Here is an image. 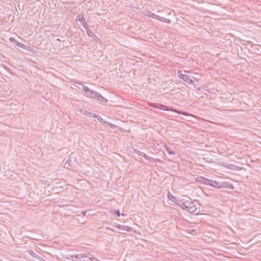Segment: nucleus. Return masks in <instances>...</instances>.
Listing matches in <instances>:
<instances>
[{
    "label": "nucleus",
    "mask_w": 261,
    "mask_h": 261,
    "mask_svg": "<svg viewBox=\"0 0 261 261\" xmlns=\"http://www.w3.org/2000/svg\"><path fill=\"white\" fill-rule=\"evenodd\" d=\"M147 16H148V17H151L152 18L156 19V20H159V19L160 18V16L157 15L150 11L147 12Z\"/></svg>",
    "instance_id": "ddd939ff"
},
{
    "label": "nucleus",
    "mask_w": 261,
    "mask_h": 261,
    "mask_svg": "<svg viewBox=\"0 0 261 261\" xmlns=\"http://www.w3.org/2000/svg\"><path fill=\"white\" fill-rule=\"evenodd\" d=\"M76 258H77L76 255H74V254L70 255L71 259H72L73 260H75V259H77Z\"/></svg>",
    "instance_id": "bb28decb"
},
{
    "label": "nucleus",
    "mask_w": 261,
    "mask_h": 261,
    "mask_svg": "<svg viewBox=\"0 0 261 261\" xmlns=\"http://www.w3.org/2000/svg\"><path fill=\"white\" fill-rule=\"evenodd\" d=\"M149 106L152 108H157L164 111H172L175 112L178 114H182L186 116L190 115V114L188 112H183L180 110H173V109L161 103H151Z\"/></svg>",
    "instance_id": "f03ea898"
},
{
    "label": "nucleus",
    "mask_w": 261,
    "mask_h": 261,
    "mask_svg": "<svg viewBox=\"0 0 261 261\" xmlns=\"http://www.w3.org/2000/svg\"><path fill=\"white\" fill-rule=\"evenodd\" d=\"M196 181L197 182L205 184L206 185H208L209 179L206 178L202 177V176H199V177H197L196 178Z\"/></svg>",
    "instance_id": "1a4fd4ad"
},
{
    "label": "nucleus",
    "mask_w": 261,
    "mask_h": 261,
    "mask_svg": "<svg viewBox=\"0 0 261 261\" xmlns=\"http://www.w3.org/2000/svg\"><path fill=\"white\" fill-rule=\"evenodd\" d=\"M153 160L155 162H161V160L159 159H153Z\"/></svg>",
    "instance_id": "2f4dec72"
},
{
    "label": "nucleus",
    "mask_w": 261,
    "mask_h": 261,
    "mask_svg": "<svg viewBox=\"0 0 261 261\" xmlns=\"http://www.w3.org/2000/svg\"><path fill=\"white\" fill-rule=\"evenodd\" d=\"M107 123H108V125H109L110 127H111V128H116V127H117V126H116V125L113 124H112V123H111L107 122Z\"/></svg>",
    "instance_id": "393cba45"
},
{
    "label": "nucleus",
    "mask_w": 261,
    "mask_h": 261,
    "mask_svg": "<svg viewBox=\"0 0 261 261\" xmlns=\"http://www.w3.org/2000/svg\"><path fill=\"white\" fill-rule=\"evenodd\" d=\"M68 164L69 166H71V160H70V159H68V160L66 161V162L65 164Z\"/></svg>",
    "instance_id": "7c9ffc66"
},
{
    "label": "nucleus",
    "mask_w": 261,
    "mask_h": 261,
    "mask_svg": "<svg viewBox=\"0 0 261 261\" xmlns=\"http://www.w3.org/2000/svg\"><path fill=\"white\" fill-rule=\"evenodd\" d=\"M178 202H179V200H176V201H175V203H176V204H179V203Z\"/></svg>",
    "instance_id": "e433bc0d"
},
{
    "label": "nucleus",
    "mask_w": 261,
    "mask_h": 261,
    "mask_svg": "<svg viewBox=\"0 0 261 261\" xmlns=\"http://www.w3.org/2000/svg\"><path fill=\"white\" fill-rule=\"evenodd\" d=\"M63 258L65 259H71L70 258V255L68 256V255H64L63 256Z\"/></svg>",
    "instance_id": "c756f323"
},
{
    "label": "nucleus",
    "mask_w": 261,
    "mask_h": 261,
    "mask_svg": "<svg viewBox=\"0 0 261 261\" xmlns=\"http://www.w3.org/2000/svg\"><path fill=\"white\" fill-rule=\"evenodd\" d=\"M202 89V87H199V88H198L197 89V90L198 91H201Z\"/></svg>",
    "instance_id": "c9c22d12"
},
{
    "label": "nucleus",
    "mask_w": 261,
    "mask_h": 261,
    "mask_svg": "<svg viewBox=\"0 0 261 261\" xmlns=\"http://www.w3.org/2000/svg\"><path fill=\"white\" fill-rule=\"evenodd\" d=\"M76 256H77L76 259H80L81 261L82 260H81L82 258H83L84 257H88V258L89 257V256L86 255L83 256V255L82 254H77Z\"/></svg>",
    "instance_id": "a211bd4d"
},
{
    "label": "nucleus",
    "mask_w": 261,
    "mask_h": 261,
    "mask_svg": "<svg viewBox=\"0 0 261 261\" xmlns=\"http://www.w3.org/2000/svg\"><path fill=\"white\" fill-rule=\"evenodd\" d=\"M181 204H178L180 207L184 210H186L187 211L188 210V201L181 202Z\"/></svg>",
    "instance_id": "2eb2a0df"
},
{
    "label": "nucleus",
    "mask_w": 261,
    "mask_h": 261,
    "mask_svg": "<svg viewBox=\"0 0 261 261\" xmlns=\"http://www.w3.org/2000/svg\"><path fill=\"white\" fill-rule=\"evenodd\" d=\"M95 118H97V120L101 123H105V122H103V119L101 118V117L98 115L95 114V117H93Z\"/></svg>",
    "instance_id": "4be33fe9"
},
{
    "label": "nucleus",
    "mask_w": 261,
    "mask_h": 261,
    "mask_svg": "<svg viewBox=\"0 0 261 261\" xmlns=\"http://www.w3.org/2000/svg\"><path fill=\"white\" fill-rule=\"evenodd\" d=\"M90 255H91V254H89V256H90ZM88 259H89V260L90 261H100V260H99V259H97V258H96V257H90V256H89Z\"/></svg>",
    "instance_id": "5701e85b"
},
{
    "label": "nucleus",
    "mask_w": 261,
    "mask_h": 261,
    "mask_svg": "<svg viewBox=\"0 0 261 261\" xmlns=\"http://www.w3.org/2000/svg\"><path fill=\"white\" fill-rule=\"evenodd\" d=\"M113 214L115 215H116L118 217L120 216V215L122 216H125L126 215L124 214H120V212L119 210H114Z\"/></svg>",
    "instance_id": "6ab92c4d"
},
{
    "label": "nucleus",
    "mask_w": 261,
    "mask_h": 261,
    "mask_svg": "<svg viewBox=\"0 0 261 261\" xmlns=\"http://www.w3.org/2000/svg\"><path fill=\"white\" fill-rule=\"evenodd\" d=\"M83 91L85 92L86 95L87 97L91 98H94L98 101H101L104 103H106L108 100L103 97L100 93L90 89L87 86H84Z\"/></svg>",
    "instance_id": "f257e3e1"
},
{
    "label": "nucleus",
    "mask_w": 261,
    "mask_h": 261,
    "mask_svg": "<svg viewBox=\"0 0 261 261\" xmlns=\"http://www.w3.org/2000/svg\"><path fill=\"white\" fill-rule=\"evenodd\" d=\"M106 229H107V230H111V231H114V230L113 229H112V228H109V227H106Z\"/></svg>",
    "instance_id": "f704fd0d"
},
{
    "label": "nucleus",
    "mask_w": 261,
    "mask_h": 261,
    "mask_svg": "<svg viewBox=\"0 0 261 261\" xmlns=\"http://www.w3.org/2000/svg\"><path fill=\"white\" fill-rule=\"evenodd\" d=\"M228 188L230 189H234V187H233L232 184L228 183V182H223V188Z\"/></svg>",
    "instance_id": "4468645a"
},
{
    "label": "nucleus",
    "mask_w": 261,
    "mask_h": 261,
    "mask_svg": "<svg viewBox=\"0 0 261 261\" xmlns=\"http://www.w3.org/2000/svg\"><path fill=\"white\" fill-rule=\"evenodd\" d=\"M168 198L169 199H170V200H171L173 202H174V200L175 199V197L173 195L170 194V193H168Z\"/></svg>",
    "instance_id": "412c9836"
},
{
    "label": "nucleus",
    "mask_w": 261,
    "mask_h": 261,
    "mask_svg": "<svg viewBox=\"0 0 261 261\" xmlns=\"http://www.w3.org/2000/svg\"><path fill=\"white\" fill-rule=\"evenodd\" d=\"M84 28L86 31V33H87V35L89 37H92V38L97 37V36L95 35H94V34L92 32V31H91L89 29L88 25H87L86 27H84Z\"/></svg>",
    "instance_id": "f8f14e48"
},
{
    "label": "nucleus",
    "mask_w": 261,
    "mask_h": 261,
    "mask_svg": "<svg viewBox=\"0 0 261 261\" xmlns=\"http://www.w3.org/2000/svg\"><path fill=\"white\" fill-rule=\"evenodd\" d=\"M197 211V206L194 202L188 201V210L187 212L191 214H193Z\"/></svg>",
    "instance_id": "39448f33"
},
{
    "label": "nucleus",
    "mask_w": 261,
    "mask_h": 261,
    "mask_svg": "<svg viewBox=\"0 0 261 261\" xmlns=\"http://www.w3.org/2000/svg\"><path fill=\"white\" fill-rule=\"evenodd\" d=\"M177 74L178 77L180 79L182 80L185 82L188 83L189 84H194V81L191 79V76L188 74H183L181 70H178Z\"/></svg>",
    "instance_id": "7ed1b4c3"
},
{
    "label": "nucleus",
    "mask_w": 261,
    "mask_h": 261,
    "mask_svg": "<svg viewBox=\"0 0 261 261\" xmlns=\"http://www.w3.org/2000/svg\"><path fill=\"white\" fill-rule=\"evenodd\" d=\"M86 213H87L86 211H83L82 212V214L83 216H86Z\"/></svg>",
    "instance_id": "72a5a7b5"
},
{
    "label": "nucleus",
    "mask_w": 261,
    "mask_h": 261,
    "mask_svg": "<svg viewBox=\"0 0 261 261\" xmlns=\"http://www.w3.org/2000/svg\"><path fill=\"white\" fill-rule=\"evenodd\" d=\"M122 226H121V225H119V224H117L116 225L114 226V227L115 228H118L119 229H122Z\"/></svg>",
    "instance_id": "c85d7f7f"
},
{
    "label": "nucleus",
    "mask_w": 261,
    "mask_h": 261,
    "mask_svg": "<svg viewBox=\"0 0 261 261\" xmlns=\"http://www.w3.org/2000/svg\"><path fill=\"white\" fill-rule=\"evenodd\" d=\"M29 253L30 255H31V256L35 258H38L39 257L38 255L35 253H34V252L32 250H30V251H29Z\"/></svg>",
    "instance_id": "aec40b11"
},
{
    "label": "nucleus",
    "mask_w": 261,
    "mask_h": 261,
    "mask_svg": "<svg viewBox=\"0 0 261 261\" xmlns=\"http://www.w3.org/2000/svg\"><path fill=\"white\" fill-rule=\"evenodd\" d=\"M224 167H225L226 168H227L229 169L236 170V171H240V170H242V169H243V167L237 166L235 165H233L232 164H229L227 163H226L224 164Z\"/></svg>",
    "instance_id": "6e6552de"
},
{
    "label": "nucleus",
    "mask_w": 261,
    "mask_h": 261,
    "mask_svg": "<svg viewBox=\"0 0 261 261\" xmlns=\"http://www.w3.org/2000/svg\"><path fill=\"white\" fill-rule=\"evenodd\" d=\"M132 228L128 226H122V230H125L126 231L129 232L132 230Z\"/></svg>",
    "instance_id": "f3484780"
},
{
    "label": "nucleus",
    "mask_w": 261,
    "mask_h": 261,
    "mask_svg": "<svg viewBox=\"0 0 261 261\" xmlns=\"http://www.w3.org/2000/svg\"><path fill=\"white\" fill-rule=\"evenodd\" d=\"M104 223H105V224H108V225H111V222H109V221H105V222H104Z\"/></svg>",
    "instance_id": "473e14b6"
},
{
    "label": "nucleus",
    "mask_w": 261,
    "mask_h": 261,
    "mask_svg": "<svg viewBox=\"0 0 261 261\" xmlns=\"http://www.w3.org/2000/svg\"><path fill=\"white\" fill-rule=\"evenodd\" d=\"M208 185L214 188L221 189L223 188V182L217 181L209 179Z\"/></svg>",
    "instance_id": "20e7f679"
},
{
    "label": "nucleus",
    "mask_w": 261,
    "mask_h": 261,
    "mask_svg": "<svg viewBox=\"0 0 261 261\" xmlns=\"http://www.w3.org/2000/svg\"><path fill=\"white\" fill-rule=\"evenodd\" d=\"M80 112L82 113L83 114L86 115L87 116H89L91 117H95V114H94L93 113L90 112L88 111H87L85 109H82L80 110Z\"/></svg>",
    "instance_id": "9d476101"
},
{
    "label": "nucleus",
    "mask_w": 261,
    "mask_h": 261,
    "mask_svg": "<svg viewBox=\"0 0 261 261\" xmlns=\"http://www.w3.org/2000/svg\"><path fill=\"white\" fill-rule=\"evenodd\" d=\"M202 89H204L205 91H207L209 93H211L212 92V90L210 89H208V86H205L204 87H202Z\"/></svg>",
    "instance_id": "b1692460"
},
{
    "label": "nucleus",
    "mask_w": 261,
    "mask_h": 261,
    "mask_svg": "<svg viewBox=\"0 0 261 261\" xmlns=\"http://www.w3.org/2000/svg\"><path fill=\"white\" fill-rule=\"evenodd\" d=\"M158 20H160L161 21L166 22L167 23H170L171 22V21L170 19H166L165 17H161V16H160V18Z\"/></svg>",
    "instance_id": "dca6fc26"
},
{
    "label": "nucleus",
    "mask_w": 261,
    "mask_h": 261,
    "mask_svg": "<svg viewBox=\"0 0 261 261\" xmlns=\"http://www.w3.org/2000/svg\"><path fill=\"white\" fill-rule=\"evenodd\" d=\"M75 83H76L78 85L82 86H83V88H84V83L83 82L77 81V82H76Z\"/></svg>",
    "instance_id": "cd10ccee"
},
{
    "label": "nucleus",
    "mask_w": 261,
    "mask_h": 261,
    "mask_svg": "<svg viewBox=\"0 0 261 261\" xmlns=\"http://www.w3.org/2000/svg\"><path fill=\"white\" fill-rule=\"evenodd\" d=\"M167 151L169 154H174L175 152L174 151L171 150L169 148H167Z\"/></svg>",
    "instance_id": "a878e982"
},
{
    "label": "nucleus",
    "mask_w": 261,
    "mask_h": 261,
    "mask_svg": "<svg viewBox=\"0 0 261 261\" xmlns=\"http://www.w3.org/2000/svg\"><path fill=\"white\" fill-rule=\"evenodd\" d=\"M137 153L139 155H141L143 157H144L146 160H148V161H151V160H153V158L150 157V156H149L148 155H147L146 154V153L144 152H142V151H140L139 150H138V151L137 152Z\"/></svg>",
    "instance_id": "9b49d317"
},
{
    "label": "nucleus",
    "mask_w": 261,
    "mask_h": 261,
    "mask_svg": "<svg viewBox=\"0 0 261 261\" xmlns=\"http://www.w3.org/2000/svg\"><path fill=\"white\" fill-rule=\"evenodd\" d=\"M9 40L10 42L13 43L17 46L24 49H27V46L24 45V44L20 43L18 42L17 40H16L14 37H10L9 38Z\"/></svg>",
    "instance_id": "0eeeda50"
},
{
    "label": "nucleus",
    "mask_w": 261,
    "mask_h": 261,
    "mask_svg": "<svg viewBox=\"0 0 261 261\" xmlns=\"http://www.w3.org/2000/svg\"><path fill=\"white\" fill-rule=\"evenodd\" d=\"M76 20L79 21L80 24L84 28L87 25V23L86 21L85 18L84 17L83 14H79L76 16Z\"/></svg>",
    "instance_id": "423d86ee"
}]
</instances>
